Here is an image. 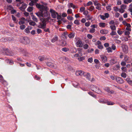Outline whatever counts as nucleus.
<instances>
[{
	"label": "nucleus",
	"mask_w": 132,
	"mask_h": 132,
	"mask_svg": "<svg viewBox=\"0 0 132 132\" xmlns=\"http://www.w3.org/2000/svg\"><path fill=\"white\" fill-rule=\"evenodd\" d=\"M66 35H67V33L66 32H63V34L61 35V37L63 38L65 37Z\"/></svg>",
	"instance_id": "c9c22d12"
},
{
	"label": "nucleus",
	"mask_w": 132,
	"mask_h": 132,
	"mask_svg": "<svg viewBox=\"0 0 132 132\" xmlns=\"http://www.w3.org/2000/svg\"><path fill=\"white\" fill-rule=\"evenodd\" d=\"M121 69L123 72H126L127 71V68L126 67H122Z\"/></svg>",
	"instance_id": "f704fd0d"
},
{
	"label": "nucleus",
	"mask_w": 132,
	"mask_h": 132,
	"mask_svg": "<svg viewBox=\"0 0 132 132\" xmlns=\"http://www.w3.org/2000/svg\"><path fill=\"white\" fill-rule=\"evenodd\" d=\"M56 17L57 19L59 20L60 19H61V20L62 21H63L64 19L63 18H62V17L61 15H59L58 14V15H57Z\"/></svg>",
	"instance_id": "393cba45"
},
{
	"label": "nucleus",
	"mask_w": 132,
	"mask_h": 132,
	"mask_svg": "<svg viewBox=\"0 0 132 132\" xmlns=\"http://www.w3.org/2000/svg\"><path fill=\"white\" fill-rule=\"evenodd\" d=\"M93 4L92 2L91 1H89L88 2L87 4V6H89L92 5Z\"/></svg>",
	"instance_id": "13d9d810"
},
{
	"label": "nucleus",
	"mask_w": 132,
	"mask_h": 132,
	"mask_svg": "<svg viewBox=\"0 0 132 132\" xmlns=\"http://www.w3.org/2000/svg\"><path fill=\"white\" fill-rule=\"evenodd\" d=\"M95 31V29L93 28H91L89 30V32L91 33H93Z\"/></svg>",
	"instance_id": "680f3d73"
},
{
	"label": "nucleus",
	"mask_w": 132,
	"mask_h": 132,
	"mask_svg": "<svg viewBox=\"0 0 132 132\" xmlns=\"http://www.w3.org/2000/svg\"><path fill=\"white\" fill-rule=\"evenodd\" d=\"M98 101L101 103H104L106 102V101L104 100L103 99H101L99 100Z\"/></svg>",
	"instance_id": "4be33fe9"
},
{
	"label": "nucleus",
	"mask_w": 132,
	"mask_h": 132,
	"mask_svg": "<svg viewBox=\"0 0 132 132\" xmlns=\"http://www.w3.org/2000/svg\"><path fill=\"white\" fill-rule=\"evenodd\" d=\"M107 51L108 52H112L111 48L110 47H109L106 48Z\"/></svg>",
	"instance_id": "e433bc0d"
},
{
	"label": "nucleus",
	"mask_w": 132,
	"mask_h": 132,
	"mask_svg": "<svg viewBox=\"0 0 132 132\" xmlns=\"http://www.w3.org/2000/svg\"><path fill=\"white\" fill-rule=\"evenodd\" d=\"M121 76L123 77L126 78L127 76V75L125 73H122L121 74Z\"/></svg>",
	"instance_id": "473e14b6"
},
{
	"label": "nucleus",
	"mask_w": 132,
	"mask_h": 132,
	"mask_svg": "<svg viewBox=\"0 0 132 132\" xmlns=\"http://www.w3.org/2000/svg\"><path fill=\"white\" fill-rule=\"evenodd\" d=\"M27 5L25 3H24L22 5L21 7H19V9L21 11L25 9Z\"/></svg>",
	"instance_id": "ddd939ff"
},
{
	"label": "nucleus",
	"mask_w": 132,
	"mask_h": 132,
	"mask_svg": "<svg viewBox=\"0 0 132 132\" xmlns=\"http://www.w3.org/2000/svg\"><path fill=\"white\" fill-rule=\"evenodd\" d=\"M25 32L27 33H29L30 32V31H29V29L28 28H26L24 30Z\"/></svg>",
	"instance_id": "37998d69"
},
{
	"label": "nucleus",
	"mask_w": 132,
	"mask_h": 132,
	"mask_svg": "<svg viewBox=\"0 0 132 132\" xmlns=\"http://www.w3.org/2000/svg\"><path fill=\"white\" fill-rule=\"evenodd\" d=\"M72 7L73 8H75V6L73 5V4L72 3H69V7Z\"/></svg>",
	"instance_id": "58836bf2"
},
{
	"label": "nucleus",
	"mask_w": 132,
	"mask_h": 132,
	"mask_svg": "<svg viewBox=\"0 0 132 132\" xmlns=\"http://www.w3.org/2000/svg\"><path fill=\"white\" fill-rule=\"evenodd\" d=\"M110 28L111 30H116V27L115 25H111L110 26Z\"/></svg>",
	"instance_id": "7c9ffc66"
},
{
	"label": "nucleus",
	"mask_w": 132,
	"mask_h": 132,
	"mask_svg": "<svg viewBox=\"0 0 132 132\" xmlns=\"http://www.w3.org/2000/svg\"><path fill=\"white\" fill-rule=\"evenodd\" d=\"M58 38L57 36L55 35V36L54 38H53L52 39L51 42L52 43H54L55 42L57 41L58 40Z\"/></svg>",
	"instance_id": "dca6fc26"
},
{
	"label": "nucleus",
	"mask_w": 132,
	"mask_h": 132,
	"mask_svg": "<svg viewBox=\"0 0 132 132\" xmlns=\"http://www.w3.org/2000/svg\"><path fill=\"white\" fill-rule=\"evenodd\" d=\"M0 82L4 86H6L7 85V82L4 80L3 76L1 75H0Z\"/></svg>",
	"instance_id": "0eeeda50"
},
{
	"label": "nucleus",
	"mask_w": 132,
	"mask_h": 132,
	"mask_svg": "<svg viewBox=\"0 0 132 132\" xmlns=\"http://www.w3.org/2000/svg\"><path fill=\"white\" fill-rule=\"evenodd\" d=\"M88 61L90 63H92L93 61V59L92 57L90 58H89L88 60Z\"/></svg>",
	"instance_id": "052dcab7"
},
{
	"label": "nucleus",
	"mask_w": 132,
	"mask_h": 132,
	"mask_svg": "<svg viewBox=\"0 0 132 132\" xmlns=\"http://www.w3.org/2000/svg\"><path fill=\"white\" fill-rule=\"evenodd\" d=\"M94 9V7L93 6H90L89 8L88 9V10L90 11H92Z\"/></svg>",
	"instance_id": "a18cd8bd"
},
{
	"label": "nucleus",
	"mask_w": 132,
	"mask_h": 132,
	"mask_svg": "<svg viewBox=\"0 0 132 132\" xmlns=\"http://www.w3.org/2000/svg\"><path fill=\"white\" fill-rule=\"evenodd\" d=\"M74 23L75 24L79 25L80 24V22H79V21L78 20H75L74 21Z\"/></svg>",
	"instance_id": "79ce46f5"
},
{
	"label": "nucleus",
	"mask_w": 132,
	"mask_h": 132,
	"mask_svg": "<svg viewBox=\"0 0 132 132\" xmlns=\"http://www.w3.org/2000/svg\"><path fill=\"white\" fill-rule=\"evenodd\" d=\"M33 8V7L29 6L27 9V11L28 12H31L32 11Z\"/></svg>",
	"instance_id": "a878e982"
},
{
	"label": "nucleus",
	"mask_w": 132,
	"mask_h": 132,
	"mask_svg": "<svg viewBox=\"0 0 132 132\" xmlns=\"http://www.w3.org/2000/svg\"><path fill=\"white\" fill-rule=\"evenodd\" d=\"M44 31L45 32H48L49 33L50 32L49 28H47V29H44Z\"/></svg>",
	"instance_id": "774afa93"
},
{
	"label": "nucleus",
	"mask_w": 132,
	"mask_h": 132,
	"mask_svg": "<svg viewBox=\"0 0 132 132\" xmlns=\"http://www.w3.org/2000/svg\"><path fill=\"white\" fill-rule=\"evenodd\" d=\"M75 36V34L72 33H70L68 35V37L70 38H72L74 37Z\"/></svg>",
	"instance_id": "6ab92c4d"
},
{
	"label": "nucleus",
	"mask_w": 132,
	"mask_h": 132,
	"mask_svg": "<svg viewBox=\"0 0 132 132\" xmlns=\"http://www.w3.org/2000/svg\"><path fill=\"white\" fill-rule=\"evenodd\" d=\"M113 9L116 12H117L118 11H119V9H118V8L117 6L114 7Z\"/></svg>",
	"instance_id": "864d4df0"
},
{
	"label": "nucleus",
	"mask_w": 132,
	"mask_h": 132,
	"mask_svg": "<svg viewBox=\"0 0 132 132\" xmlns=\"http://www.w3.org/2000/svg\"><path fill=\"white\" fill-rule=\"evenodd\" d=\"M87 37L88 38L91 39L92 38L93 36L90 34H88L87 35Z\"/></svg>",
	"instance_id": "0e129e2a"
},
{
	"label": "nucleus",
	"mask_w": 132,
	"mask_h": 132,
	"mask_svg": "<svg viewBox=\"0 0 132 132\" xmlns=\"http://www.w3.org/2000/svg\"><path fill=\"white\" fill-rule=\"evenodd\" d=\"M34 77H35V79H36V80H39L40 79V77L38 76L37 75H35Z\"/></svg>",
	"instance_id": "603ef678"
},
{
	"label": "nucleus",
	"mask_w": 132,
	"mask_h": 132,
	"mask_svg": "<svg viewBox=\"0 0 132 132\" xmlns=\"http://www.w3.org/2000/svg\"><path fill=\"white\" fill-rule=\"evenodd\" d=\"M86 16L87 18L86 19L87 20H90L92 19V18L90 17V16L89 14L86 15Z\"/></svg>",
	"instance_id": "72a5a7b5"
},
{
	"label": "nucleus",
	"mask_w": 132,
	"mask_h": 132,
	"mask_svg": "<svg viewBox=\"0 0 132 132\" xmlns=\"http://www.w3.org/2000/svg\"><path fill=\"white\" fill-rule=\"evenodd\" d=\"M105 18H108L109 17V14L108 13H105L104 14Z\"/></svg>",
	"instance_id": "6e6d98bb"
},
{
	"label": "nucleus",
	"mask_w": 132,
	"mask_h": 132,
	"mask_svg": "<svg viewBox=\"0 0 132 132\" xmlns=\"http://www.w3.org/2000/svg\"><path fill=\"white\" fill-rule=\"evenodd\" d=\"M90 23L89 22H86L85 23V25L86 26L88 27L89 26Z\"/></svg>",
	"instance_id": "338daca9"
},
{
	"label": "nucleus",
	"mask_w": 132,
	"mask_h": 132,
	"mask_svg": "<svg viewBox=\"0 0 132 132\" xmlns=\"http://www.w3.org/2000/svg\"><path fill=\"white\" fill-rule=\"evenodd\" d=\"M20 40L21 42L25 44H28L30 42L29 40L27 37H22Z\"/></svg>",
	"instance_id": "f03ea898"
},
{
	"label": "nucleus",
	"mask_w": 132,
	"mask_h": 132,
	"mask_svg": "<svg viewBox=\"0 0 132 132\" xmlns=\"http://www.w3.org/2000/svg\"><path fill=\"white\" fill-rule=\"evenodd\" d=\"M85 9V8L84 7H81L80 9V11L81 12H82L84 11Z\"/></svg>",
	"instance_id": "69168bd1"
},
{
	"label": "nucleus",
	"mask_w": 132,
	"mask_h": 132,
	"mask_svg": "<svg viewBox=\"0 0 132 132\" xmlns=\"http://www.w3.org/2000/svg\"><path fill=\"white\" fill-rule=\"evenodd\" d=\"M125 35H128V37L129 38L130 37V36H129V35L130 34V32L128 31H126L125 32Z\"/></svg>",
	"instance_id": "2f4dec72"
},
{
	"label": "nucleus",
	"mask_w": 132,
	"mask_h": 132,
	"mask_svg": "<svg viewBox=\"0 0 132 132\" xmlns=\"http://www.w3.org/2000/svg\"><path fill=\"white\" fill-rule=\"evenodd\" d=\"M126 80L129 84L131 85L132 84V81L130 80L129 78H127L126 79Z\"/></svg>",
	"instance_id": "412c9836"
},
{
	"label": "nucleus",
	"mask_w": 132,
	"mask_h": 132,
	"mask_svg": "<svg viewBox=\"0 0 132 132\" xmlns=\"http://www.w3.org/2000/svg\"><path fill=\"white\" fill-rule=\"evenodd\" d=\"M85 57H80V58H78V60L80 61H82V60L85 59Z\"/></svg>",
	"instance_id": "c03bdc74"
},
{
	"label": "nucleus",
	"mask_w": 132,
	"mask_h": 132,
	"mask_svg": "<svg viewBox=\"0 0 132 132\" xmlns=\"http://www.w3.org/2000/svg\"><path fill=\"white\" fill-rule=\"evenodd\" d=\"M110 88L109 87H105L104 89V90L109 93L110 91Z\"/></svg>",
	"instance_id": "ea45409f"
},
{
	"label": "nucleus",
	"mask_w": 132,
	"mask_h": 132,
	"mask_svg": "<svg viewBox=\"0 0 132 132\" xmlns=\"http://www.w3.org/2000/svg\"><path fill=\"white\" fill-rule=\"evenodd\" d=\"M67 13L68 14L72 13V10L71 9H69L67 11Z\"/></svg>",
	"instance_id": "3c124183"
},
{
	"label": "nucleus",
	"mask_w": 132,
	"mask_h": 132,
	"mask_svg": "<svg viewBox=\"0 0 132 132\" xmlns=\"http://www.w3.org/2000/svg\"><path fill=\"white\" fill-rule=\"evenodd\" d=\"M102 61L104 63L106 62L107 61V57L105 56H101Z\"/></svg>",
	"instance_id": "4468645a"
},
{
	"label": "nucleus",
	"mask_w": 132,
	"mask_h": 132,
	"mask_svg": "<svg viewBox=\"0 0 132 132\" xmlns=\"http://www.w3.org/2000/svg\"><path fill=\"white\" fill-rule=\"evenodd\" d=\"M106 9L108 11H110L111 10V7L110 6H108L106 7Z\"/></svg>",
	"instance_id": "a19ab883"
},
{
	"label": "nucleus",
	"mask_w": 132,
	"mask_h": 132,
	"mask_svg": "<svg viewBox=\"0 0 132 132\" xmlns=\"http://www.w3.org/2000/svg\"><path fill=\"white\" fill-rule=\"evenodd\" d=\"M84 76L87 78L88 80H90V75L88 73H85L84 74Z\"/></svg>",
	"instance_id": "9d476101"
},
{
	"label": "nucleus",
	"mask_w": 132,
	"mask_h": 132,
	"mask_svg": "<svg viewBox=\"0 0 132 132\" xmlns=\"http://www.w3.org/2000/svg\"><path fill=\"white\" fill-rule=\"evenodd\" d=\"M26 27V26L24 25H21L20 26V28L21 30L24 29Z\"/></svg>",
	"instance_id": "09e8293b"
},
{
	"label": "nucleus",
	"mask_w": 132,
	"mask_h": 132,
	"mask_svg": "<svg viewBox=\"0 0 132 132\" xmlns=\"http://www.w3.org/2000/svg\"><path fill=\"white\" fill-rule=\"evenodd\" d=\"M105 23L101 22L99 23V26L100 27H104L105 26Z\"/></svg>",
	"instance_id": "bb28decb"
},
{
	"label": "nucleus",
	"mask_w": 132,
	"mask_h": 132,
	"mask_svg": "<svg viewBox=\"0 0 132 132\" xmlns=\"http://www.w3.org/2000/svg\"><path fill=\"white\" fill-rule=\"evenodd\" d=\"M101 18L102 20H104L105 19V16L103 15H100Z\"/></svg>",
	"instance_id": "e2e57ef3"
},
{
	"label": "nucleus",
	"mask_w": 132,
	"mask_h": 132,
	"mask_svg": "<svg viewBox=\"0 0 132 132\" xmlns=\"http://www.w3.org/2000/svg\"><path fill=\"white\" fill-rule=\"evenodd\" d=\"M3 51L4 52H5V54L6 55H13V54L11 55L9 53L10 51L9 49H3Z\"/></svg>",
	"instance_id": "f8f14e48"
},
{
	"label": "nucleus",
	"mask_w": 132,
	"mask_h": 132,
	"mask_svg": "<svg viewBox=\"0 0 132 132\" xmlns=\"http://www.w3.org/2000/svg\"><path fill=\"white\" fill-rule=\"evenodd\" d=\"M12 16L13 20L15 21V23H17L18 21V20H17L16 21V18L13 15H12Z\"/></svg>",
	"instance_id": "c756f323"
},
{
	"label": "nucleus",
	"mask_w": 132,
	"mask_h": 132,
	"mask_svg": "<svg viewBox=\"0 0 132 132\" xmlns=\"http://www.w3.org/2000/svg\"><path fill=\"white\" fill-rule=\"evenodd\" d=\"M76 45L77 47H81L83 46V44L80 39L79 38L77 42L76 43Z\"/></svg>",
	"instance_id": "39448f33"
},
{
	"label": "nucleus",
	"mask_w": 132,
	"mask_h": 132,
	"mask_svg": "<svg viewBox=\"0 0 132 132\" xmlns=\"http://www.w3.org/2000/svg\"><path fill=\"white\" fill-rule=\"evenodd\" d=\"M50 11L51 13V15L52 18L53 19L56 18L58 13L53 9H51Z\"/></svg>",
	"instance_id": "7ed1b4c3"
},
{
	"label": "nucleus",
	"mask_w": 132,
	"mask_h": 132,
	"mask_svg": "<svg viewBox=\"0 0 132 132\" xmlns=\"http://www.w3.org/2000/svg\"><path fill=\"white\" fill-rule=\"evenodd\" d=\"M107 103L108 105H112L114 104V103H112L111 102H107Z\"/></svg>",
	"instance_id": "4d7b16f0"
},
{
	"label": "nucleus",
	"mask_w": 132,
	"mask_h": 132,
	"mask_svg": "<svg viewBox=\"0 0 132 132\" xmlns=\"http://www.w3.org/2000/svg\"><path fill=\"white\" fill-rule=\"evenodd\" d=\"M84 73V72L81 70L77 71L76 72V74L77 76H82L83 75Z\"/></svg>",
	"instance_id": "1a4fd4ad"
},
{
	"label": "nucleus",
	"mask_w": 132,
	"mask_h": 132,
	"mask_svg": "<svg viewBox=\"0 0 132 132\" xmlns=\"http://www.w3.org/2000/svg\"><path fill=\"white\" fill-rule=\"evenodd\" d=\"M122 48L123 52L126 54L127 53L128 51V46L125 45H122Z\"/></svg>",
	"instance_id": "6e6552de"
},
{
	"label": "nucleus",
	"mask_w": 132,
	"mask_h": 132,
	"mask_svg": "<svg viewBox=\"0 0 132 132\" xmlns=\"http://www.w3.org/2000/svg\"><path fill=\"white\" fill-rule=\"evenodd\" d=\"M62 50L64 52H67L69 51V49L68 48L64 47L62 48Z\"/></svg>",
	"instance_id": "cd10ccee"
},
{
	"label": "nucleus",
	"mask_w": 132,
	"mask_h": 132,
	"mask_svg": "<svg viewBox=\"0 0 132 132\" xmlns=\"http://www.w3.org/2000/svg\"><path fill=\"white\" fill-rule=\"evenodd\" d=\"M88 94H89L90 95H91V96H92L94 97H95V98L96 97V96L95 95H94L93 93L91 92H89L88 93Z\"/></svg>",
	"instance_id": "4c0bfd02"
},
{
	"label": "nucleus",
	"mask_w": 132,
	"mask_h": 132,
	"mask_svg": "<svg viewBox=\"0 0 132 132\" xmlns=\"http://www.w3.org/2000/svg\"><path fill=\"white\" fill-rule=\"evenodd\" d=\"M61 45L62 46H65L67 44V43L66 41H62V40L61 41Z\"/></svg>",
	"instance_id": "b1692460"
},
{
	"label": "nucleus",
	"mask_w": 132,
	"mask_h": 132,
	"mask_svg": "<svg viewBox=\"0 0 132 132\" xmlns=\"http://www.w3.org/2000/svg\"><path fill=\"white\" fill-rule=\"evenodd\" d=\"M100 32L103 34H107L108 33V31L105 30H102L100 31Z\"/></svg>",
	"instance_id": "f3484780"
},
{
	"label": "nucleus",
	"mask_w": 132,
	"mask_h": 132,
	"mask_svg": "<svg viewBox=\"0 0 132 132\" xmlns=\"http://www.w3.org/2000/svg\"><path fill=\"white\" fill-rule=\"evenodd\" d=\"M36 7L39 9V11L36 13V14L39 18L42 17H47L48 16L47 10L48 9L47 7L43 5H41L39 4H36Z\"/></svg>",
	"instance_id": "f257e3e1"
},
{
	"label": "nucleus",
	"mask_w": 132,
	"mask_h": 132,
	"mask_svg": "<svg viewBox=\"0 0 132 132\" xmlns=\"http://www.w3.org/2000/svg\"><path fill=\"white\" fill-rule=\"evenodd\" d=\"M38 59L40 61H43L46 60V58L44 57L40 56L38 57Z\"/></svg>",
	"instance_id": "a211bd4d"
},
{
	"label": "nucleus",
	"mask_w": 132,
	"mask_h": 132,
	"mask_svg": "<svg viewBox=\"0 0 132 132\" xmlns=\"http://www.w3.org/2000/svg\"><path fill=\"white\" fill-rule=\"evenodd\" d=\"M92 90L94 92H96L100 93L101 92V91L100 90V89L98 88H97V89H96L95 88L93 89H92Z\"/></svg>",
	"instance_id": "aec40b11"
},
{
	"label": "nucleus",
	"mask_w": 132,
	"mask_h": 132,
	"mask_svg": "<svg viewBox=\"0 0 132 132\" xmlns=\"http://www.w3.org/2000/svg\"><path fill=\"white\" fill-rule=\"evenodd\" d=\"M47 65L49 67H51L53 66V64L52 62H49L47 63Z\"/></svg>",
	"instance_id": "49530a36"
},
{
	"label": "nucleus",
	"mask_w": 132,
	"mask_h": 132,
	"mask_svg": "<svg viewBox=\"0 0 132 132\" xmlns=\"http://www.w3.org/2000/svg\"><path fill=\"white\" fill-rule=\"evenodd\" d=\"M67 18L68 19L70 20V21H71L72 20H73V18L72 16H67Z\"/></svg>",
	"instance_id": "de8ad7c7"
},
{
	"label": "nucleus",
	"mask_w": 132,
	"mask_h": 132,
	"mask_svg": "<svg viewBox=\"0 0 132 132\" xmlns=\"http://www.w3.org/2000/svg\"><path fill=\"white\" fill-rule=\"evenodd\" d=\"M117 81L120 84H122L123 82V81L122 78L118 77L116 79Z\"/></svg>",
	"instance_id": "9b49d317"
},
{
	"label": "nucleus",
	"mask_w": 132,
	"mask_h": 132,
	"mask_svg": "<svg viewBox=\"0 0 132 132\" xmlns=\"http://www.w3.org/2000/svg\"><path fill=\"white\" fill-rule=\"evenodd\" d=\"M116 32L113 31H112V32L110 33V35L112 36L115 35H116Z\"/></svg>",
	"instance_id": "5fc2aeb1"
},
{
	"label": "nucleus",
	"mask_w": 132,
	"mask_h": 132,
	"mask_svg": "<svg viewBox=\"0 0 132 132\" xmlns=\"http://www.w3.org/2000/svg\"><path fill=\"white\" fill-rule=\"evenodd\" d=\"M31 16L32 19L34 21L36 22H38V19L34 15H31Z\"/></svg>",
	"instance_id": "2eb2a0df"
},
{
	"label": "nucleus",
	"mask_w": 132,
	"mask_h": 132,
	"mask_svg": "<svg viewBox=\"0 0 132 132\" xmlns=\"http://www.w3.org/2000/svg\"><path fill=\"white\" fill-rule=\"evenodd\" d=\"M132 0H124V3L126 4H128V3H131Z\"/></svg>",
	"instance_id": "c85d7f7f"
},
{
	"label": "nucleus",
	"mask_w": 132,
	"mask_h": 132,
	"mask_svg": "<svg viewBox=\"0 0 132 132\" xmlns=\"http://www.w3.org/2000/svg\"><path fill=\"white\" fill-rule=\"evenodd\" d=\"M23 14L25 15V16L26 17L29 16V13L26 12H24V13Z\"/></svg>",
	"instance_id": "bf43d9fd"
},
{
	"label": "nucleus",
	"mask_w": 132,
	"mask_h": 132,
	"mask_svg": "<svg viewBox=\"0 0 132 132\" xmlns=\"http://www.w3.org/2000/svg\"><path fill=\"white\" fill-rule=\"evenodd\" d=\"M126 7V5L122 4L120 6V8L119 9V12L121 13H123L125 11L124 10Z\"/></svg>",
	"instance_id": "423d86ee"
},
{
	"label": "nucleus",
	"mask_w": 132,
	"mask_h": 132,
	"mask_svg": "<svg viewBox=\"0 0 132 132\" xmlns=\"http://www.w3.org/2000/svg\"><path fill=\"white\" fill-rule=\"evenodd\" d=\"M29 24L30 25L34 26L36 25V23L35 22L31 20H30V22L29 23Z\"/></svg>",
	"instance_id": "5701e85b"
},
{
	"label": "nucleus",
	"mask_w": 132,
	"mask_h": 132,
	"mask_svg": "<svg viewBox=\"0 0 132 132\" xmlns=\"http://www.w3.org/2000/svg\"><path fill=\"white\" fill-rule=\"evenodd\" d=\"M88 47V45L87 44H85L84 45L83 48L85 49H87Z\"/></svg>",
	"instance_id": "8fccbe9b"
},
{
	"label": "nucleus",
	"mask_w": 132,
	"mask_h": 132,
	"mask_svg": "<svg viewBox=\"0 0 132 132\" xmlns=\"http://www.w3.org/2000/svg\"><path fill=\"white\" fill-rule=\"evenodd\" d=\"M46 19H44L42 21V23H40V25L38 26V28L44 29L45 26H46V23L45 22L46 21Z\"/></svg>",
	"instance_id": "20e7f679"
}]
</instances>
